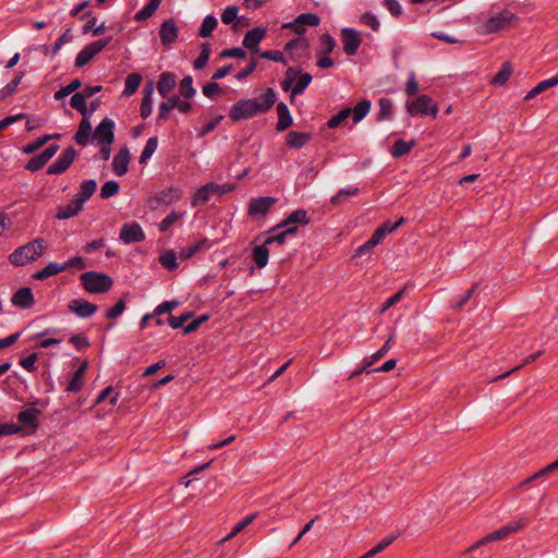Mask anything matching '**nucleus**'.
<instances>
[{
  "instance_id": "obj_1",
  "label": "nucleus",
  "mask_w": 558,
  "mask_h": 558,
  "mask_svg": "<svg viewBox=\"0 0 558 558\" xmlns=\"http://www.w3.org/2000/svg\"><path fill=\"white\" fill-rule=\"evenodd\" d=\"M277 100L274 88H267L259 98L242 99L230 109L229 117L232 121L247 120L255 116L269 111Z\"/></svg>"
},
{
  "instance_id": "obj_2",
  "label": "nucleus",
  "mask_w": 558,
  "mask_h": 558,
  "mask_svg": "<svg viewBox=\"0 0 558 558\" xmlns=\"http://www.w3.org/2000/svg\"><path fill=\"white\" fill-rule=\"evenodd\" d=\"M46 251L45 240L37 238L25 245H22L14 250L9 260L14 266H24L26 264L37 260Z\"/></svg>"
},
{
  "instance_id": "obj_3",
  "label": "nucleus",
  "mask_w": 558,
  "mask_h": 558,
  "mask_svg": "<svg viewBox=\"0 0 558 558\" xmlns=\"http://www.w3.org/2000/svg\"><path fill=\"white\" fill-rule=\"evenodd\" d=\"M515 20L517 15L506 9L488 17L484 22L478 23L476 25V32L480 35H489L493 33H497L501 29L507 28Z\"/></svg>"
},
{
  "instance_id": "obj_4",
  "label": "nucleus",
  "mask_w": 558,
  "mask_h": 558,
  "mask_svg": "<svg viewBox=\"0 0 558 558\" xmlns=\"http://www.w3.org/2000/svg\"><path fill=\"white\" fill-rule=\"evenodd\" d=\"M80 280L85 291L95 294L109 291L113 284L110 276L97 271L83 272Z\"/></svg>"
},
{
  "instance_id": "obj_5",
  "label": "nucleus",
  "mask_w": 558,
  "mask_h": 558,
  "mask_svg": "<svg viewBox=\"0 0 558 558\" xmlns=\"http://www.w3.org/2000/svg\"><path fill=\"white\" fill-rule=\"evenodd\" d=\"M182 194L183 192L180 187L170 186L150 197L147 205L151 210H158L161 207H167L178 202L182 197Z\"/></svg>"
},
{
  "instance_id": "obj_6",
  "label": "nucleus",
  "mask_w": 558,
  "mask_h": 558,
  "mask_svg": "<svg viewBox=\"0 0 558 558\" xmlns=\"http://www.w3.org/2000/svg\"><path fill=\"white\" fill-rule=\"evenodd\" d=\"M524 525H525L524 521L510 522V523L501 526L500 529L494 531L493 533L487 534L485 537H483L482 539L476 542L473 546H471L469 548V551H472L480 546L486 545L489 542L505 539L510 534L520 531Z\"/></svg>"
},
{
  "instance_id": "obj_7",
  "label": "nucleus",
  "mask_w": 558,
  "mask_h": 558,
  "mask_svg": "<svg viewBox=\"0 0 558 558\" xmlns=\"http://www.w3.org/2000/svg\"><path fill=\"white\" fill-rule=\"evenodd\" d=\"M407 110L412 116L421 114L436 118L438 106L429 96L422 95L412 101H408Z\"/></svg>"
},
{
  "instance_id": "obj_8",
  "label": "nucleus",
  "mask_w": 558,
  "mask_h": 558,
  "mask_svg": "<svg viewBox=\"0 0 558 558\" xmlns=\"http://www.w3.org/2000/svg\"><path fill=\"white\" fill-rule=\"evenodd\" d=\"M277 201L271 196L252 198L247 206V215L253 219L265 218Z\"/></svg>"
},
{
  "instance_id": "obj_9",
  "label": "nucleus",
  "mask_w": 558,
  "mask_h": 558,
  "mask_svg": "<svg viewBox=\"0 0 558 558\" xmlns=\"http://www.w3.org/2000/svg\"><path fill=\"white\" fill-rule=\"evenodd\" d=\"M77 153L74 147L70 146L65 148L62 154L52 162L48 170V174H61L65 172L73 163Z\"/></svg>"
},
{
  "instance_id": "obj_10",
  "label": "nucleus",
  "mask_w": 558,
  "mask_h": 558,
  "mask_svg": "<svg viewBox=\"0 0 558 558\" xmlns=\"http://www.w3.org/2000/svg\"><path fill=\"white\" fill-rule=\"evenodd\" d=\"M114 122L110 118H105L96 126L92 136L99 144L110 145L114 141Z\"/></svg>"
},
{
  "instance_id": "obj_11",
  "label": "nucleus",
  "mask_w": 558,
  "mask_h": 558,
  "mask_svg": "<svg viewBox=\"0 0 558 558\" xmlns=\"http://www.w3.org/2000/svg\"><path fill=\"white\" fill-rule=\"evenodd\" d=\"M58 144L48 146L44 151L33 156L25 166V169L35 172L41 169L59 150Z\"/></svg>"
},
{
  "instance_id": "obj_12",
  "label": "nucleus",
  "mask_w": 558,
  "mask_h": 558,
  "mask_svg": "<svg viewBox=\"0 0 558 558\" xmlns=\"http://www.w3.org/2000/svg\"><path fill=\"white\" fill-rule=\"evenodd\" d=\"M341 40L343 44V51L350 57L357 52L362 43L359 33L354 28L350 27H345L341 31Z\"/></svg>"
},
{
  "instance_id": "obj_13",
  "label": "nucleus",
  "mask_w": 558,
  "mask_h": 558,
  "mask_svg": "<svg viewBox=\"0 0 558 558\" xmlns=\"http://www.w3.org/2000/svg\"><path fill=\"white\" fill-rule=\"evenodd\" d=\"M120 240L125 243L142 242L145 240V233L137 222L125 223L120 230Z\"/></svg>"
},
{
  "instance_id": "obj_14",
  "label": "nucleus",
  "mask_w": 558,
  "mask_h": 558,
  "mask_svg": "<svg viewBox=\"0 0 558 558\" xmlns=\"http://www.w3.org/2000/svg\"><path fill=\"white\" fill-rule=\"evenodd\" d=\"M68 308L81 318L92 317L97 311L98 306L83 299H73L69 302Z\"/></svg>"
},
{
  "instance_id": "obj_15",
  "label": "nucleus",
  "mask_w": 558,
  "mask_h": 558,
  "mask_svg": "<svg viewBox=\"0 0 558 558\" xmlns=\"http://www.w3.org/2000/svg\"><path fill=\"white\" fill-rule=\"evenodd\" d=\"M220 185L217 183H208L199 187L193 195L191 204L193 207L205 205L211 194H219Z\"/></svg>"
},
{
  "instance_id": "obj_16",
  "label": "nucleus",
  "mask_w": 558,
  "mask_h": 558,
  "mask_svg": "<svg viewBox=\"0 0 558 558\" xmlns=\"http://www.w3.org/2000/svg\"><path fill=\"white\" fill-rule=\"evenodd\" d=\"M179 36V29L172 19L166 20L161 23L159 28L160 41L163 46H170Z\"/></svg>"
},
{
  "instance_id": "obj_17",
  "label": "nucleus",
  "mask_w": 558,
  "mask_h": 558,
  "mask_svg": "<svg viewBox=\"0 0 558 558\" xmlns=\"http://www.w3.org/2000/svg\"><path fill=\"white\" fill-rule=\"evenodd\" d=\"M266 28L264 27H254L248 31L243 38V46L251 50L252 52L259 51V43L266 36Z\"/></svg>"
},
{
  "instance_id": "obj_18",
  "label": "nucleus",
  "mask_w": 558,
  "mask_h": 558,
  "mask_svg": "<svg viewBox=\"0 0 558 558\" xmlns=\"http://www.w3.org/2000/svg\"><path fill=\"white\" fill-rule=\"evenodd\" d=\"M130 159L131 155L129 148L122 147L112 160V170L116 175L122 177L128 172Z\"/></svg>"
},
{
  "instance_id": "obj_19",
  "label": "nucleus",
  "mask_w": 558,
  "mask_h": 558,
  "mask_svg": "<svg viewBox=\"0 0 558 558\" xmlns=\"http://www.w3.org/2000/svg\"><path fill=\"white\" fill-rule=\"evenodd\" d=\"M308 222H310V220L307 218L306 210H304V209H296V210L292 211L284 220H282L276 227L270 229L269 232H274V231H276L278 229H281V228L294 227L293 225H295V223H300V225L306 226V225H308Z\"/></svg>"
},
{
  "instance_id": "obj_20",
  "label": "nucleus",
  "mask_w": 558,
  "mask_h": 558,
  "mask_svg": "<svg viewBox=\"0 0 558 558\" xmlns=\"http://www.w3.org/2000/svg\"><path fill=\"white\" fill-rule=\"evenodd\" d=\"M211 247V243L207 238H202L196 241L194 244H191L186 247L181 248L179 253V258L189 259L193 257L196 253L202 251H207Z\"/></svg>"
},
{
  "instance_id": "obj_21",
  "label": "nucleus",
  "mask_w": 558,
  "mask_h": 558,
  "mask_svg": "<svg viewBox=\"0 0 558 558\" xmlns=\"http://www.w3.org/2000/svg\"><path fill=\"white\" fill-rule=\"evenodd\" d=\"M175 75L170 72H163L159 76V81L157 83V90L161 97L167 98L168 95L175 87Z\"/></svg>"
},
{
  "instance_id": "obj_22",
  "label": "nucleus",
  "mask_w": 558,
  "mask_h": 558,
  "mask_svg": "<svg viewBox=\"0 0 558 558\" xmlns=\"http://www.w3.org/2000/svg\"><path fill=\"white\" fill-rule=\"evenodd\" d=\"M12 303L21 308H31L34 296L31 288H21L12 296Z\"/></svg>"
},
{
  "instance_id": "obj_23",
  "label": "nucleus",
  "mask_w": 558,
  "mask_h": 558,
  "mask_svg": "<svg viewBox=\"0 0 558 558\" xmlns=\"http://www.w3.org/2000/svg\"><path fill=\"white\" fill-rule=\"evenodd\" d=\"M82 209L83 205L73 198L69 204L58 208L56 218L59 220L70 219L77 216Z\"/></svg>"
},
{
  "instance_id": "obj_24",
  "label": "nucleus",
  "mask_w": 558,
  "mask_h": 558,
  "mask_svg": "<svg viewBox=\"0 0 558 558\" xmlns=\"http://www.w3.org/2000/svg\"><path fill=\"white\" fill-rule=\"evenodd\" d=\"M277 114L278 122L276 125V130L278 132H282L292 125L293 119L290 114L288 106L284 102H279L277 105Z\"/></svg>"
},
{
  "instance_id": "obj_25",
  "label": "nucleus",
  "mask_w": 558,
  "mask_h": 558,
  "mask_svg": "<svg viewBox=\"0 0 558 558\" xmlns=\"http://www.w3.org/2000/svg\"><path fill=\"white\" fill-rule=\"evenodd\" d=\"M92 131V124L88 118V114L83 117L82 121L78 124V129L76 133L74 134V140L77 145L80 146H86L88 143L89 136Z\"/></svg>"
},
{
  "instance_id": "obj_26",
  "label": "nucleus",
  "mask_w": 558,
  "mask_h": 558,
  "mask_svg": "<svg viewBox=\"0 0 558 558\" xmlns=\"http://www.w3.org/2000/svg\"><path fill=\"white\" fill-rule=\"evenodd\" d=\"M311 138V133L291 131L287 134V144L291 148L300 149L304 147Z\"/></svg>"
},
{
  "instance_id": "obj_27",
  "label": "nucleus",
  "mask_w": 558,
  "mask_h": 558,
  "mask_svg": "<svg viewBox=\"0 0 558 558\" xmlns=\"http://www.w3.org/2000/svg\"><path fill=\"white\" fill-rule=\"evenodd\" d=\"M97 182L95 180H85L81 183L80 191L74 195L80 204L84 203L96 192Z\"/></svg>"
},
{
  "instance_id": "obj_28",
  "label": "nucleus",
  "mask_w": 558,
  "mask_h": 558,
  "mask_svg": "<svg viewBox=\"0 0 558 558\" xmlns=\"http://www.w3.org/2000/svg\"><path fill=\"white\" fill-rule=\"evenodd\" d=\"M64 270H65V266H63L59 263H56V262H51L46 267H44L41 270L36 271L33 275V278L36 280H45V279H48L49 277L56 276V275L64 271Z\"/></svg>"
},
{
  "instance_id": "obj_29",
  "label": "nucleus",
  "mask_w": 558,
  "mask_h": 558,
  "mask_svg": "<svg viewBox=\"0 0 558 558\" xmlns=\"http://www.w3.org/2000/svg\"><path fill=\"white\" fill-rule=\"evenodd\" d=\"M40 414V411L38 409L32 408L26 409L19 413L17 420L19 422L25 426V427H37V417Z\"/></svg>"
},
{
  "instance_id": "obj_30",
  "label": "nucleus",
  "mask_w": 558,
  "mask_h": 558,
  "mask_svg": "<svg viewBox=\"0 0 558 558\" xmlns=\"http://www.w3.org/2000/svg\"><path fill=\"white\" fill-rule=\"evenodd\" d=\"M557 85H558V73L550 78L539 82L534 88H532L525 95V99H527V100L532 99V98L536 97L537 95H539L541 93L545 92L546 89L555 87Z\"/></svg>"
},
{
  "instance_id": "obj_31",
  "label": "nucleus",
  "mask_w": 558,
  "mask_h": 558,
  "mask_svg": "<svg viewBox=\"0 0 558 558\" xmlns=\"http://www.w3.org/2000/svg\"><path fill=\"white\" fill-rule=\"evenodd\" d=\"M142 83V76L140 73H131L125 78V86L122 92L124 97H130L136 93Z\"/></svg>"
},
{
  "instance_id": "obj_32",
  "label": "nucleus",
  "mask_w": 558,
  "mask_h": 558,
  "mask_svg": "<svg viewBox=\"0 0 558 558\" xmlns=\"http://www.w3.org/2000/svg\"><path fill=\"white\" fill-rule=\"evenodd\" d=\"M162 0H149L148 3L135 13L134 20L136 22L145 21L151 17L159 8Z\"/></svg>"
},
{
  "instance_id": "obj_33",
  "label": "nucleus",
  "mask_w": 558,
  "mask_h": 558,
  "mask_svg": "<svg viewBox=\"0 0 558 558\" xmlns=\"http://www.w3.org/2000/svg\"><path fill=\"white\" fill-rule=\"evenodd\" d=\"M217 25H218V21L214 15L209 14V15L205 16V19L203 20L201 27L198 29V36L202 38L211 37L213 32L215 31Z\"/></svg>"
},
{
  "instance_id": "obj_34",
  "label": "nucleus",
  "mask_w": 558,
  "mask_h": 558,
  "mask_svg": "<svg viewBox=\"0 0 558 558\" xmlns=\"http://www.w3.org/2000/svg\"><path fill=\"white\" fill-rule=\"evenodd\" d=\"M267 246L264 243L253 248V260L258 268H264L268 263L269 251Z\"/></svg>"
},
{
  "instance_id": "obj_35",
  "label": "nucleus",
  "mask_w": 558,
  "mask_h": 558,
  "mask_svg": "<svg viewBox=\"0 0 558 558\" xmlns=\"http://www.w3.org/2000/svg\"><path fill=\"white\" fill-rule=\"evenodd\" d=\"M86 368H87V362L85 361L80 365V367L73 374V377L66 387L68 391L76 392L82 388V378L85 374Z\"/></svg>"
},
{
  "instance_id": "obj_36",
  "label": "nucleus",
  "mask_w": 558,
  "mask_h": 558,
  "mask_svg": "<svg viewBox=\"0 0 558 558\" xmlns=\"http://www.w3.org/2000/svg\"><path fill=\"white\" fill-rule=\"evenodd\" d=\"M371 106H372V104L367 99H363V100L359 101L355 105V107L352 109V112H351L353 122L357 123V122L362 121L369 112Z\"/></svg>"
},
{
  "instance_id": "obj_37",
  "label": "nucleus",
  "mask_w": 558,
  "mask_h": 558,
  "mask_svg": "<svg viewBox=\"0 0 558 558\" xmlns=\"http://www.w3.org/2000/svg\"><path fill=\"white\" fill-rule=\"evenodd\" d=\"M336 45V40L329 34H323L319 37V47L317 49V56H329L333 51Z\"/></svg>"
},
{
  "instance_id": "obj_38",
  "label": "nucleus",
  "mask_w": 558,
  "mask_h": 558,
  "mask_svg": "<svg viewBox=\"0 0 558 558\" xmlns=\"http://www.w3.org/2000/svg\"><path fill=\"white\" fill-rule=\"evenodd\" d=\"M414 146L415 141L405 142L403 140H398L393 143L390 153L395 158L402 157L407 155Z\"/></svg>"
},
{
  "instance_id": "obj_39",
  "label": "nucleus",
  "mask_w": 558,
  "mask_h": 558,
  "mask_svg": "<svg viewBox=\"0 0 558 558\" xmlns=\"http://www.w3.org/2000/svg\"><path fill=\"white\" fill-rule=\"evenodd\" d=\"M357 193H359V189L355 186H348V187L341 189L338 191V193L336 195H333L331 197L330 203L333 206H339V205L345 203L347 197L355 196V195H357Z\"/></svg>"
},
{
  "instance_id": "obj_40",
  "label": "nucleus",
  "mask_w": 558,
  "mask_h": 558,
  "mask_svg": "<svg viewBox=\"0 0 558 558\" xmlns=\"http://www.w3.org/2000/svg\"><path fill=\"white\" fill-rule=\"evenodd\" d=\"M312 75L310 73H302L296 76V83L292 88L291 98H294L295 96L302 94L305 88L311 84L312 82Z\"/></svg>"
},
{
  "instance_id": "obj_41",
  "label": "nucleus",
  "mask_w": 558,
  "mask_h": 558,
  "mask_svg": "<svg viewBox=\"0 0 558 558\" xmlns=\"http://www.w3.org/2000/svg\"><path fill=\"white\" fill-rule=\"evenodd\" d=\"M284 230L279 232L276 235L269 236L265 240L266 245H270L272 243H277L278 245H282L287 238L290 235H294L298 231V227H287Z\"/></svg>"
},
{
  "instance_id": "obj_42",
  "label": "nucleus",
  "mask_w": 558,
  "mask_h": 558,
  "mask_svg": "<svg viewBox=\"0 0 558 558\" xmlns=\"http://www.w3.org/2000/svg\"><path fill=\"white\" fill-rule=\"evenodd\" d=\"M395 336V332H392L385 344L377 352L366 357V366H372L375 362L383 359L389 352L391 349V341L393 340Z\"/></svg>"
},
{
  "instance_id": "obj_43",
  "label": "nucleus",
  "mask_w": 558,
  "mask_h": 558,
  "mask_svg": "<svg viewBox=\"0 0 558 558\" xmlns=\"http://www.w3.org/2000/svg\"><path fill=\"white\" fill-rule=\"evenodd\" d=\"M512 74V66L510 62H505L500 70L492 78V84L504 85Z\"/></svg>"
},
{
  "instance_id": "obj_44",
  "label": "nucleus",
  "mask_w": 558,
  "mask_h": 558,
  "mask_svg": "<svg viewBox=\"0 0 558 558\" xmlns=\"http://www.w3.org/2000/svg\"><path fill=\"white\" fill-rule=\"evenodd\" d=\"M378 113L377 121H384L391 118L392 114V102L389 98H380L378 100Z\"/></svg>"
},
{
  "instance_id": "obj_45",
  "label": "nucleus",
  "mask_w": 558,
  "mask_h": 558,
  "mask_svg": "<svg viewBox=\"0 0 558 558\" xmlns=\"http://www.w3.org/2000/svg\"><path fill=\"white\" fill-rule=\"evenodd\" d=\"M178 257L173 251L169 250L159 256V263L168 270H175L179 266L177 263Z\"/></svg>"
},
{
  "instance_id": "obj_46",
  "label": "nucleus",
  "mask_w": 558,
  "mask_h": 558,
  "mask_svg": "<svg viewBox=\"0 0 558 558\" xmlns=\"http://www.w3.org/2000/svg\"><path fill=\"white\" fill-rule=\"evenodd\" d=\"M24 76L23 72H20L15 75V77L9 82L4 87L0 89V99H5L16 92L17 86L20 85L22 78Z\"/></svg>"
},
{
  "instance_id": "obj_47",
  "label": "nucleus",
  "mask_w": 558,
  "mask_h": 558,
  "mask_svg": "<svg viewBox=\"0 0 558 558\" xmlns=\"http://www.w3.org/2000/svg\"><path fill=\"white\" fill-rule=\"evenodd\" d=\"M210 52L211 49L209 43H203L201 46V52L196 60L194 61V68L196 70H201L207 64L210 57Z\"/></svg>"
},
{
  "instance_id": "obj_48",
  "label": "nucleus",
  "mask_w": 558,
  "mask_h": 558,
  "mask_svg": "<svg viewBox=\"0 0 558 558\" xmlns=\"http://www.w3.org/2000/svg\"><path fill=\"white\" fill-rule=\"evenodd\" d=\"M72 108L76 109L83 117L87 116L86 97L84 94L75 93L70 100Z\"/></svg>"
},
{
  "instance_id": "obj_49",
  "label": "nucleus",
  "mask_w": 558,
  "mask_h": 558,
  "mask_svg": "<svg viewBox=\"0 0 558 558\" xmlns=\"http://www.w3.org/2000/svg\"><path fill=\"white\" fill-rule=\"evenodd\" d=\"M82 86V82L78 78L71 81L66 86L61 87L58 92L54 93V99L60 100L70 94L74 93Z\"/></svg>"
},
{
  "instance_id": "obj_50",
  "label": "nucleus",
  "mask_w": 558,
  "mask_h": 558,
  "mask_svg": "<svg viewBox=\"0 0 558 558\" xmlns=\"http://www.w3.org/2000/svg\"><path fill=\"white\" fill-rule=\"evenodd\" d=\"M255 518L256 514H250L242 519L232 527L231 532L222 541L226 542L233 538L236 534L241 533L248 524H251Z\"/></svg>"
},
{
  "instance_id": "obj_51",
  "label": "nucleus",
  "mask_w": 558,
  "mask_h": 558,
  "mask_svg": "<svg viewBox=\"0 0 558 558\" xmlns=\"http://www.w3.org/2000/svg\"><path fill=\"white\" fill-rule=\"evenodd\" d=\"M295 24L316 27L320 24V17L315 13H302L296 16Z\"/></svg>"
},
{
  "instance_id": "obj_52",
  "label": "nucleus",
  "mask_w": 558,
  "mask_h": 558,
  "mask_svg": "<svg viewBox=\"0 0 558 558\" xmlns=\"http://www.w3.org/2000/svg\"><path fill=\"white\" fill-rule=\"evenodd\" d=\"M158 146L157 137H150L147 140L146 145L140 156V163H145L156 151Z\"/></svg>"
},
{
  "instance_id": "obj_53",
  "label": "nucleus",
  "mask_w": 558,
  "mask_h": 558,
  "mask_svg": "<svg viewBox=\"0 0 558 558\" xmlns=\"http://www.w3.org/2000/svg\"><path fill=\"white\" fill-rule=\"evenodd\" d=\"M351 112L352 109L350 107L343 108L337 114H335L328 120L327 126L329 129L338 128L345 119H348L351 116Z\"/></svg>"
},
{
  "instance_id": "obj_54",
  "label": "nucleus",
  "mask_w": 558,
  "mask_h": 558,
  "mask_svg": "<svg viewBox=\"0 0 558 558\" xmlns=\"http://www.w3.org/2000/svg\"><path fill=\"white\" fill-rule=\"evenodd\" d=\"M184 213L171 211L159 223V231L167 232L179 219L183 217Z\"/></svg>"
},
{
  "instance_id": "obj_55",
  "label": "nucleus",
  "mask_w": 558,
  "mask_h": 558,
  "mask_svg": "<svg viewBox=\"0 0 558 558\" xmlns=\"http://www.w3.org/2000/svg\"><path fill=\"white\" fill-rule=\"evenodd\" d=\"M196 90L193 87V78L191 76H185L180 82V94L185 99H190L195 95Z\"/></svg>"
},
{
  "instance_id": "obj_56",
  "label": "nucleus",
  "mask_w": 558,
  "mask_h": 558,
  "mask_svg": "<svg viewBox=\"0 0 558 558\" xmlns=\"http://www.w3.org/2000/svg\"><path fill=\"white\" fill-rule=\"evenodd\" d=\"M120 185L116 181H107L100 189V197L106 199L119 193Z\"/></svg>"
},
{
  "instance_id": "obj_57",
  "label": "nucleus",
  "mask_w": 558,
  "mask_h": 558,
  "mask_svg": "<svg viewBox=\"0 0 558 558\" xmlns=\"http://www.w3.org/2000/svg\"><path fill=\"white\" fill-rule=\"evenodd\" d=\"M299 75V70L295 69V68H289L287 71H286V75H284V78L283 81L281 82V87L284 92H288V90H292L293 88V83L296 78V76Z\"/></svg>"
},
{
  "instance_id": "obj_58",
  "label": "nucleus",
  "mask_w": 558,
  "mask_h": 558,
  "mask_svg": "<svg viewBox=\"0 0 558 558\" xmlns=\"http://www.w3.org/2000/svg\"><path fill=\"white\" fill-rule=\"evenodd\" d=\"M96 21H97L96 17H92L90 20H88L87 23L83 27V33L86 34V33H89L93 31L94 36L102 35L106 31V26L102 23L96 27Z\"/></svg>"
},
{
  "instance_id": "obj_59",
  "label": "nucleus",
  "mask_w": 558,
  "mask_h": 558,
  "mask_svg": "<svg viewBox=\"0 0 558 558\" xmlns=\"http://www.w3.org/2000/svg\"><path fill=\"white\" fill-rule=\"evenodd\" d=\"M180 305L179 301L171 300V301H165L160 303L156 308L154 310V314L157 316L171 313L173 310H175Z\"/></svg>"
},
{
  "instance_id": "obj_60",
  "label": "nucleus",
  "mask_w": 558,
  "mask_h": 558,
  "mask_svg": "<svg viewBox=\"0 0 558 558\" xmlns=\"http://www.w3.org/2000/svg\"><path fill=\"white\" fill-rule=\"evenodd\" d=\"M360 22L368 27L372 28V31L377 32L380 27V23L376 15H374L372 12H365L361 19Z\"/></svg>"
},
{
  "instance_id": "obj_61",
  "label": "nucleus",
  "mask_w": 558,
  "mask_h": 558,
  "mask_svg": "<svg viewBox=\"0 0 558 558\" xmlns=\"http://www.w3.org/2000/svg\"><path fill=\"white\" fill-rule=\"evenodd\" d=\"M125 310L124 300H119L112 307L106 312V318L113 319L122 315Z\"/></svg>"
},
{
  "instance_id": "obj_62",
  "label": "nucleus",
  "mask_w": 558,
  "mask_h": 558,
  "mask_svg": "<svg viewBox=\"0 0 558 558\" xmlns=\"http://www.w3.org/2000/svg\"><path fill=\"white\" fill-rule=\"evenodd\" d=\"M111 37H108V38H105V39H100V40H96L94 43H90L89 45L86 46V48L90 51L92 56H96L98 54L102 49H105L107 47V45L111 41Z\"/></svg>"
},
{
  "instance_id": "obj_63",
  "label": "nucleus",
  "mask_w": 558,
  "mask_h": 558,
  "mask_svg": "<svg viewBox=\"0 0 558 558\" xmlns=\"http://www.w3.org/2000/svg\"><path fill=\"white\" fill-rule=\"evenodd\" d=\"M47 143H48V137L43 135V136L38 137L37 140H35L34 142L24 146L23 153L33 154Z\"/></svg>"
},
{
  "instance_id": "obj_64",
  "label": "nucleus",
  "mask_w": 558,
  "mask_h": 558,
  "mask_svg": "<svg viewBox=\"0 0 558 558\" xmlns=\"http://www.w3.org/2000/svg\"><path fill=\"white\" fill-rule=\"evenodd\" d=\"M239 9L234 5L227 7L222 14H221V21L225 24H231L238 16Z\"/></svg>"
}]
</instances>
